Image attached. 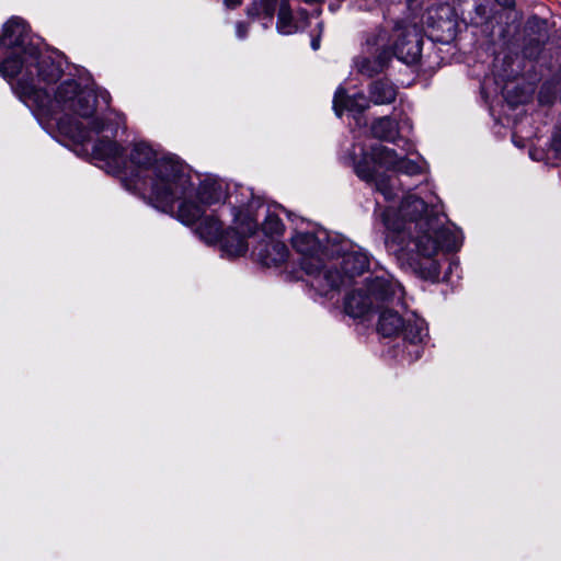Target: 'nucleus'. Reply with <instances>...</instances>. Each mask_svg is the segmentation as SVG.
<instances>
[{"label": "nucleus", "instance_id": "18", "mask_svg": "<svg viewBox=\"0 0 561 561\" xmlns=\"http://www.w3.org/2000/svg\"><path fill=\"white\" fill-rule=\"evenodd\" d=\"M244 188L243 186H240L236 190V195H230L229 198H232L234 197V202L232 201H229V204L230 205H233L232 206V210H233V219L236 218V214L240 210V208L238 207V203L237 201H243L245 204L251 201V198H245L244 195L241 194V190ZM236 227V225L233 224V226L231 228H229L228 230H231Z\"/></svg>", "mask_w": 561, "mask_h": 561}, {"label": "nucleus", "instance_id": "5", "mask_svg": "<svg viewBox=\"0 0 561 561\" xmlns=\"http://www.w3.org/2000/svg\"><path fill=\"white\" fill-rule=\"evenodd\" d=\"M241 194L251 198L247 204L237 201L240 210L236 214L234 225L231 230H224L222 225L214 217H207L197 229L198 237L207 244L220 243L221 251L229 257L242 255L247 252V238L257 230L256 218L259 210L264 215L262 230L266 236H280L284 231V224L279 218L282 213L290 218L288 213L280 205L264 206L260 198L254 197L252 190L242 188Z\"/></svg>", "mask_w": 561, "mask_h": 561}, {"label": "nucleus", "instance_id": "2", "mask_svg": "<svg viewBox=\"0 0 561 561\" xmlns=\"http://www.w3.org/2000/svg\"><path fill=\"white\" fill-rule=\"evenodd\" d=\"M122 182L127 191L186 226L201 220L198 229L210 216L221 224L217 215L205 213L207 207L225 203L227 185L206 178L195 188L186 165L178 157L156 150L145 141L133 145Z\"/></svg>", "mask_w": 561, "mask_h": 561}, {"label": "nucleus", "instance_id": "3", "mask_svg": "<svg viewBox=\"0 0 561 561\" xmlns=\"http://www.w3.org/2000/svg\"><path fill=\"white\" fill-rule=\"evenodd\" d=\"M438 198L427 202L414 194L401 201L399 209L382 208L377 201L375 214L386 228V245L409 264L424 279L439 277V264L435 256L439 251H457L462 243L461 231L446 226V216L438 209Z\"/></svg>", "mask_w": 561, "mask_h": 561}, {"label": "nucleus", "instance_id": "12", "mask_svg": "<svg viewBox=\"0 0 561 561\" xmlns=\"http://www.w3.org/2000/svg\"><path fill=\"white\" fill-rule=\"evenodd\" d=\"M369 107V100L364 93L358 92L347 95L343 87H339L333 98V110L340 117L343 111L351 113L354 117L362 115Z\"/></svg>", "mask_w": 561, "mask_h": 561}, {"label": "nucleus", "instance_id": "15", "mask_svg": "<svg viewBox=\"0 0 561 561\" xmlns=\"http://www.w3.org/2000/svg\"><path fill=\"white\" fill-rule=\"evenodd\" d=\"M278 0H253L248 7L247 13L252 19H260L263 21L265 28L270 27Z\"/></svg>", "mask_w": 561, "mask_h": 561}, {"label": "nucleus", "instance_id": "23", "mask_svg": "<svg viewBox=\"0 0 561 561\" xmlns=\"http://www.w3.org/2000/svg\"><path fill=\"white\" fill-rule=\"evenodd\" d=\"M524 53H525V55H526L527 57H534V56H535V55H534V53H533V50H531V48H530L529 46H527V47L525 48Z\"/></svg>", "mask_w": 561, "mask_h": 561}, {"label": "nucleus", "instance_id": "22", "mask_svg": "<svg viewBox=\"0 0 561 561\" xmlns=\"http://www.w3.org/2000/svg\"><path fill=\"white\" fill-rule=\"evenodd\" d=\"M553 148L557 151H561V141H559V139L557 137L553 139Z\"/></svg>", "mask_w": 561, "mask_h": 561}, {"label": "nucleus", "instance_id": "9", "mask_svg": "<svg viewBox=\"0 0 561 561\" xmlns=\"http://www.w3.org/2000/svg\"><path fill=\"white\" fill-rule=\"evenodd\" d=\"M333 247L335 251L331 254L330 261L341 259L340 265L343 273L336 271L335 264L329 263V267L332 268V279L336 280V286L328 297H332L342 287L348 286L353 278L362 275L369 266L367 253L337 233L333 236Z\"/></svg>", "mask_w": 561, "mask_h": 561}, {"label": "nucleus", "instance_id": "8", "mask_svg": "<svg viewBox=\"0 0 561 561\" xmlns=\"http://www.w3.org/2000/svg\"><path fill=\"white\" fill-rule=\"evenodd\" d=\"M403 295L404 289L394 276L379 268L366 278L362 288L346 295L344 310L353 318H363L377 312L387 304L400 301Z\"/></svg>", "mask_w": 561, "mask_h": 561}, {"label": "nucleus", "instance_id": "25", "mask_svg": "<svg viewBox=\"0 0 561 561\" xmlns=\"http://www.w3.org/2000/svg\"><path fill=\"white\" fill-rule=\"evenodd\" d=\"M504 5H506V7H513V5H514V0H505V1H504Z\"/></svg>", "mask_w": 561, "mask_h": 561}, {"label": "nucleus", "instance_id": "1", "mask_svg": "<svg viewBox=\"0 0 561 561\" xmlns=\"http://www.w3.org/2000/svg\"><path fill=\"white\" fill-rule=\"evenodd\" d=\"M66 60L55 50L35 42L24 20L11 18L0 35V76L14 94L33 112L47 130L76 145L98 139L92 148L95 160L107 172L121 174L128 156L113 138L126 128L125 116L110 108L111 95L95 90L89 79L65 75Z\"/></svg>", "mask_w": 561, "mask_h": 561}, {"label": "nucleus", "instance_id": "30", "mask_svg": "<svg viewBox=\"0 0 561 561\" xmlns=\"http://www.w3.org/2000/svg\"><path fill=\"white\" fill-rule=\"evenodd\" d=\"M321 13V10H317L316 14L319 15Z\"/></svg>", "mask_w": 561, "mask_h": 561}, {"label": "nucleus", "instance_id": "7", "mask_svg": "<svg viewBox=\"0 0 561 561\" xmlns=\"http://www.w3.org/2000/svg\"><path fill=\"white\" fill-rule=\"evenodd\" d=\"M404 296L400 301L387 304L379 312L378 332L383 336H401L410 362L422 355V345L430 339L426 321L416 312L408 310Z\"/></svg>", "mask_w": 561, "mask_h": 561}, {"label": "nucleus", "instance_id": "4", "mask_svg": "<svg viewBox=\"0 0 561 561\" xmlns=\"http://www.w3.org/2000/svg\"><path fill=\"white\" fill-rule=\"evenodd\" d=\"M371 133L380 140L397 144L401 147L402 153L375 142L369 146L354 145L353 151L344 159L353 165L362 181L374 186L386 202H392L401 192L399 178L380 173L378 169L385 168L398 174L412 176L423 172V164L408 158L414 151L413 144L399 136L398 124L391 117L377 118L371 125Z\"/></svg>", "mask_w": 561, "mask_h": 561}, {"label": "nucleus", "instance_id": "14", "mask_svg": "<svg viewBox=\"0 0 561 561\" xmlns=\"http://www.w3.org/2000/svg\"><path fill=\"white\" fill-rule=\"evenodd\" d=\"M368 93L370 102L376 105H385L394 102L398 90L388 79H378L369 84Z\"/></svg>", "mask_w": 561, "mask_h": 561}, {"label": "nucleus", "instance_id": "19", "mask_svg": "<svg viewBox=\"0 0 561 561\" xmlns=\"http://www.w3.org/2000/svg\"><path fill=\"white\" fill-rule=\"evenodd\" d=\"M236 35L240 39H244L248 35V25L243 22H238L236 24Z\"/></svg>", "mask_w": 561, "mask_h": 561}, {"label": "nucleus", "instance_id": "10", "mask_svg": "<svg viewBox=\"0 0 561 561\" xmlns=\"http://www.w3.org/2000/svg\"><path fill=\"white\" fill-rule=\"evenodd\" d=\"M386 36L388 39L386 50L389 53V58L394 56L407 65L420 60L423 41L421 30L416 25L397 21L392 34L389 35L386 31Z\"/></svg>", "mask_w": 561, "mask_h": 561}, {"label": "nucleus", "instance_id": "24", "mask_svg": "<svg viewBox=\"0 0 561 561\" xmlns=\"http://www.w3.org/2000/svg\"><path fill=\"white\" fill-rule=\"evenodd\" d=\"M299 15L301 16V19L304 21H307L308 20V12L306 10H300L299 11Z\"/></svg>", "mask_w": 561, "mask_h": 561}, {"label": "nucleus", "instance_id": "6", "mask_svg": "<svg viewBox=\"0 0 561 561\" xmlns=\"http://www.w3.org/2000/svg\"><path fill=\"white\" fill-rule=\"evenodd\" d=\"M334 234L317 225L307 224L305 229L296 226L291 237L293 248L301 255V270L308 276L311 288L320 296H329L336 286L328 262L335 251Z\"/></svg>", "mask_w": 561, "mask_h": 561}, {"label": "nucleus", "instance_id": "21", "mask_svg": "<svg viewBox=\"0 0 561 561\" xmlns=\"http://www.w3.org/2000/svg\"><path fill=\"white\" fill-rule=\"evenodd\" d=\"M311 47H312L313 50L319 49V47H320V37L312 38Z\"/></svg>", "mask_w": 561, "mask_h": 561}, {"label": "nucleus", "instance_id": "16", "mask_svg": "<svg viewBox=\"0 0 561 561\" xmlns=\"http://www.w3.org/2000/svg\"><path fill=\"white\" fill-rule=\"evenodd\" d=\"M276 28L282 35H290L299 30L298 23L294 20L288 0H280Z\"/></svg>", "mask_w": 561, "mask_h": 561}, {"label": "nucleus", "instance_id": "27", "mask_svg": "<svg viewBox=\"0 0 561 561\" xmlns=\"http://www.w3.org/2000/svg\"><path fill=\"white\" fill-rule=\"evenodd\" d=\"M304 1H305L306 3H309V4H311V3H320V2H322V0H304Z\"/></svg>", "mask_w": 561, "mask_h": 561}, {"label": "nucleus", "instance_id": "11", "mask_svg": "<svg viewBox=\"0 0 561 561\" xmlns=\"http://www.w3.org/2000/svg\"><path fill=\"white\" fill-rule=\"evenodd\" d=\"M366 43L376 56L374 58H357L356 67L360 73L373 77L382 71L389 60V53L386 50L388 43L386 31L383 28L378 30L376 34L367 38Z\"/></svg>", "mask_w": 561, "mask_h": 561}, {"label": "nucleus", "instance_id": "17", "mask_svg": "<svg viewBox=\"0 0 561 561\" xmlns=\"http://www.w3.org/2000/svg\"><path fill=\"white\" fill-rule=\"evenodd\" d=\"M244 188L243 186H240L236 190V195H230L229 198H232L234 197V202L232 201H229V204L230 205H233L232 206V210H233V219L236 218V214L240 210V208L238 207V203L237 201H243L245 204L251 201V198H245L244 195L241 194V190ZM236 227V225L233 224V226L231 228H229L228 230H231Z\"/></svg>", "mask_w": 561, "mask_h": 561}, {"label": "nucleus", "instance_id": "29", "mask_svg": "<svg viewBox=\"0 0 561 561\" xmlns=\"http://www.w3.org/2000/svg\"><path fill=\"white\" fill-rule=\"evenodd\" d=\"M289 219H290L291 221H294V219H297V216H294V215L291 214V216H290V218H289Z\"/></svg>", "mask_w": 561, "mask_h": 561}, {"label": "nucleus", "instance_id": "28", "mask_svg": "<svg viewBox=\"0 0 561 561\" xmlns=\"http://www.w3.org/2000/svg\"><path fill=\"white\" fill-rule=\"evenodd\" d=\"M457 268L458 267V263L457 262H450L449 264V270L451 271L453 268Z\"/></svg>", "mask_w": 561, "mask_h": 561}, {"label": "nucleus", "instance_id": "20", "mask_svg": "<svg viewBox=\"0 0 561 561\" xmlns=\"http://www.w3.org/2000/svg\"><path fill=\"white\" fill-rule=\"evenodd\" d=\"M227 8L233 9L241 4L242 0H224Z\"/></svg>", "mask_w": 561, "mask_h": 561}, {"label": "nucleus", "instance_id": "13", "mask_svg": "<svg viewBox=\"0 0 561 561\" xmlns=\"http://www.w3.org/2000/svg\"><path fill=\"white\" fill-rule=\"evenodd\" d=\"M288 249L285 243L271 240L257 252V259L266 267L279 266L288 257Z\"/></svg>", "mask_w": 561, "mask_h": 561}, {"label": "nucleus", "instance_id": "26", "mask_svg": "<svg viewBox=\"0 0 561 561\" xmlns=\"http://www.w3.org/2000/svg\"><path fill=\"white\" fill-rule=\"evenodd\" d=\"M404 127L412 128V126L408 119L402 123V128H404Z\"/></svg>", "mask_w": 561, "mask_h": 561}]
</instances>
